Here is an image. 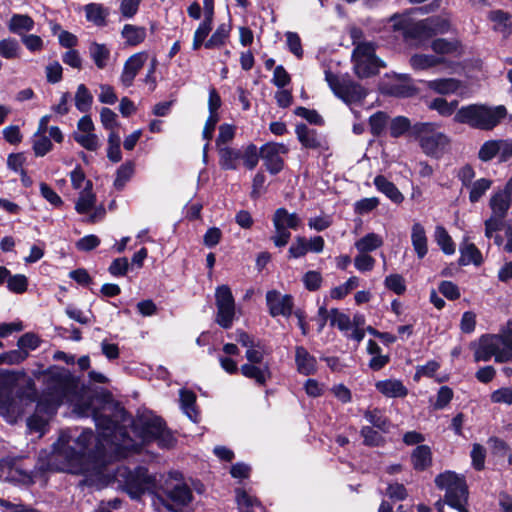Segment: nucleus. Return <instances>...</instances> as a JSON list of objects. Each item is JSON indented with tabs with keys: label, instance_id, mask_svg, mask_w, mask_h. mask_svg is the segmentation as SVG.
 Listing matches in <instances>:
<instances>
[{
	"label": "nucleus",
	"instance_id": "58836bf2",
	"mask_svg": "<svg viewBox=\"0 0 512 512\" xmlns=\"http://www.w3.org/2000/svg\"><path fill=\"white\" fill-rule=\"evenodd\" d=\"M21 55V46L18 41L12 37L0 40V56L4 59H18Z\"/></svg>",
	"mask_w": 512,
	"mask_h": 512
},
{
	"label": "nucleus",
	"instance_id": "052dcab7",
	"mask_svg": "<svg viewBox=\"0 0 512 512\" xmlns=\"http://www.w3.org/2000/svg\"><path fill=\"white\" fill-rule=\"evenodd\" d=\"M387 115L383 112L373 114L369 119L370 129L373 135H380L387 124Z\"/></svg>",
	"mask_w": 512,
	"mask_h": 512
},
{
	"label": "nucleus",
	"instance_id": "680f3d73",
	"mask_svg": "<svg viewBox=\"0 0 512 512\" xmlns=\"http://www.w3.org/2000/svg\"><path fill=\"white\" fill-rule=\"evenodd\" d=\"M385 285L389 290L395 292L398 295L403 294L406 290L404 279L399 274H392L387 276L385 279Z\"/></svg>",
	"mask_w": 512,
	"mask_h": 512
},
{
	"label": "nucleus",
	"instance_id": "13d9d810",
	"mask_svg": "<svg viewBox=\"0 0 512 512\" xmlns=\"http://www.w3.org/2000/svg\"><path fill=\"white\" fill-rule=\"evenodd\" d=\"M260 156V149L254 144H249L241 153L244 165L250 170L257 166Z\"/></svg>",
	"mask_w": 512,
	"mask_h": 512
},
{
	"label": "nucleus",
	"instance_id": "774afa93",
	"mask_svg": "<svg viewBox=\"0 0 512 512\" xmlns=\"http://www.w3.org/2000/svg\"><path fill=\"white\" fill-rule=\"evenodd\" d=\"M379 205V199L376 197L363 198L354 204V210L357 214H366L374 210Z\"/></svg>",
	"mask_w": 512,
	"mask_h": 512
},
{
	"label": "nucleus",
	"instance_id": "2f4dec72",
	"mask_svg": "<svg viewBox=\"0 0 512 512\" xmlns=\"http://www.w3.org/2000/svg\"><path fill=\"white\" fill-rule=\"evenodd\" d=\"M374 185L376 188L382 192L386 197H388L394 203H401L404 200L403 194L399 191V189L389 180H387L384 176L378 175L374 178Z\"/></svg>",
	"mask_w": 512,
	"mask_h": 512
},
{
	"label": "nucleus",
	"instance_id": "09e8293b",
	"mask_svg": "<svg viewBox=\"0 0 512 512\" xmlns=\"http://www.w3.org/2000/svg\"><path fill=\"white\" fill-rule=\"evenodd\" d=\"M134 173V163L133 162H125L122 164L116 173V178L114 180V186L117 190H122L125 184L131 179Z\"/></svg>",
	"mask_w": 512,
	"mask_h": 512
},
{
	"label": "nucleus",
	"instance_id": "e2e57ef3",
	"mask_svg": "<svg viewBox=\"0 0 512 512\" xmlns=\"http://www.w3.org/2000/svg\"><path fill=\"white\" fill-rule=\"evenodd\" d=\"M486 458V449L475 443L471 450L472 465L476 470H482L484 468Z\"/></svg>",
	"mask_w": 512,
	"mask_h": 512
},
{
	"label": "nucleus",
	"instance_id": "6e6552de",
	"mask_svg": "<svg viewBox=\"0 0 512 512\" xmlns=\"http://www.w3.org/2000/svg\"><path fill=\"white\" fill-rule=\"evenodd\" d=\"M472 346L476 362H487L492 357L498 363L512 359V334L510 333L483 335Z\"/></svg>",
	"mask_w": 512,
	"mask_h": 512
},
{
	"label": "nucleus",
	"instance_id": "c03bdc74",
	"mask_svg": "<svg viewBox=\"0 0 512 512\" xmlns=\"http://www.w3.org/2000/svg\"><path fill=\"white\" fill-rule=\"evenodd\" d=\"M422 27H428L432 35L443 34L448 32L450 28L449 20L442 16H433L424 19Z\"/></svg>",
	"mask_w": 512,
	"mask_h": 512
},
{
	"label": "nucleus",
	"instance_id": "ddd939ff",
	"mask_svg": "<svg viewBox=\"0 0 512 512\" xmlns=\"http://www.w3.org/2000/svg\"><path fill=\"white\" fill-rule=\"evenodd\" d=\"M272 222L275 229L272 241L275 246L284 247L291 238L288 229L296 230L301 223V219L296 213H289L285 208H279L275 211Z\"/></svg>",
	"mask_w": 512,
	"mask_h": 512
},
{
	"label": "nucleus",
	"instance_id": "8fccbe9b",
	"mask_svg": "<svg viewBox=\"0 0 512 512\" xmlns=\"http://www.w3.org/2000/svg\"><path fill=\"white\" fill-rule=\"evenodd\" d=\"M497 155H499V139L485 141L478 151V158L483 162H488Z\"/></svg>",
	"mask_w": 512,
	"mask_h": 512
},
{
	"label": "nucleus",
	"instance_id": "20e7f679",
	"mask_svg": "<svg viewBox=\"0 0 512 512\" xmlns=\"http://www.w3.org/2000/svg\"><path fill=\"white\" fill-rule=\"evenodd\" d=\"M93 440L94 436L90 429L83 430L77 437L71 430L64 431L54 444V451L59 457L67 460L68 471L75 474L86 473L84 460Z\"/></svg>",
	"mask_w": 512,
	"mask_h": 512
},
{
	"label": "nucleus",
	"instance_id": "2eb2a0df",
	"mask_svg": "<svg viewBox=\"0 0 512 512\" xmlns=\"http://www.w3.org/2000/svg\"><path fill=\"white\" fill-rule=\"evenodd\" d=\"M75 210L79 214H88L87 222L95 223L105 215L103 206H96V195L92 192V183L86 182L85 188L80 192L75 203Z\"/></svg>",
	"mask_w": 512,
	"mask_h": 512
},
{
	"label": "nucleus",
	"instance_id": "5701e85b",
	"mask_svg": "<svg viewBox=\"0 0 512 512\" xmlns=\"http://www.w3.org/2000/svg\"><path fill=\"white\" fill-rule=\"evenodd\" d=\"M240 372L246 378L254 380L258 385H265L271 378L270 367L264 364H243Z\"/></svg>",
	"mask_w": 512,
	"mask_h": 512
},
{
	"label": "nucleus",
	"instance_id": "a211bd4d",
	"mask_svg": "<svg viewBox=\"0 0 512 512\" xmlns=\"http://www.w3.org/2000/svg\"><path fill=\"white\" fill-rule=\"evenodd\" d=\"M148 60L147 52H138L131 55L124 63L119 81L125 88L133 85L134 79Z\"/></svg>",
	"mask_w": 512,
	"mask_h": 512
},
{
	"label": "nucleus",
	"instance_id": "c756f323",
	"mask_svg": "<svg viewBox=\"0 0 512 512\" xmlns=\"http://www.w3.org/2000/svg\"><path fill=\"white\" fill-rule=\"evenodd\" d=\"M219 165L224 170H236L238 161L241 158V151L230 146L217 149Z\"/></svg>",
	"mask_w": 512,
	"mask_h": 512
},
{
	"label": "nucleus",
	"instance_id": "473e14b6",
	"mask_svg": "<svg viewBox=\"0 0 512 512\" xmlns=\"http://www.w3.org/2000/svg\"><path fill=\"white\" fill-rule=\"evenodd\" d=\"M460 254L459 264L462 266L469 265L470 263L478 266L483 261L480 250L473 243L467 241L461 244Z\"/></svg>",
	"mask_w": 512,
	"mask_h": 512
},
{
	"label": "nucleus",
	"instance_id": "864d4df0",
	"mask_svg": "<svg viewBox=\"0 0 512 512\" xmlns=\"http://www.w3.org/2000/svg\"><path fill=\"white\" fill-rule=\"evenodd\" d=\"M41 344L40 337L32 332H27L23 334L17 341V346L20 350L28 353L30 351L36 350Z\"/></svg>",
	"mask_w": 512,
	"mask_h": 512
},
{
	"label": "nucleus",
	"instance_id": "7c9ffc66",
	"mask_svg": "<svg viewBox=\"0 0 512 512\" xmlns=\"http://www.w3.org/2000/svg\"><path fill=\"white\" fill-rule=\"evenodd\" d=\"M411 462L413 468L418 471H423L432 464L431 449L427 445H418L411 454Z\"/></svg>",
	"mask_w": 512,
	"mask_h": 512
},
{
	"label": "nucleus",
	"instance_id": "c9c22d12",
	"mask_svg": "<svg viewBox=\"0 0 512 512\" xmlns=\"http://www.w3.org/2000/svg\"><path fill=\"white\" fill-rule=\"evenodd\" d=\"M444 63V58L426 54H415L410 58V65L415 70H426Z\"/></svg>",
	"mask_w": 512,
	"mask_h": 512
},
{
	"label": "nucleus",
	"instance_id": "603ef678",
	"mask_svg": "<svg viewBox=\"0 0 512 512\" xmlns=\"http://www.w3.org/2000/svg\"><path fill=\"white\" fill-rule=\"evenodd\" d=\"M410 128L412 129L411 123L409 119L404 116L393 118L389 125L390 135L394 138L401 137L408 132Z\"/></svg>",
	"mask_w": 512,
	"mask_h": 512
},
{
	"label": "nucleus",
	"instance_id": "4be33fe9",
	"mask_svg": "<svg viewBox=\"0 0 512 512\" xmlns=\"http://www.w3.org/2000/svg\"><path fill=\"white\" fill-rule=\"evenodd\" d=\"M488 19L492 23L493 31L501 34L504 39H507L512 33L511 16L502 10H493L489 12Z\"/></svg>",
	"mask_w": 512,
	"mask_h": 512
},
{
	"label": "nucleus",
	"instance_id": "e433bc0d",
	"mask_svg": "<svg viewBox=\"0 0 512 512\" xmlns=\"http://www.w3.org/2000/svg\"><path fill=\"white\" fill-rule=\"evenodd\" d=\"M383 245V239L376 233H368L355 242V248L361 253L372 252Z\"/></svg>",
	"mask_w": 512,
	"mask_h": 512
},
{
	"label": "nucleus",
	"instance_id": "412c9836",
	"mask_svg": "<svg viewBox=\"0 0 512 512\" xmlns=\"http://www.w3.org/2000/svg\"><path fill=\"white\" fill-rule=\"evenodd\" d=\"M424 19L407 25L405 20L400 19L395 22L394 26L398 29H404V36L406 39L417 40L419 43L431 38L433 35L428 27H422Z\"/></svg>",
	"mask_w": 512,
	"mask_h": 512
},
{
	"label": "nucleus",
	"instance_id": "a878e982",
	"mask_svg": "<svg viewBox=\"0 0 512 512\" xmlns=\"http://www.w3.org/2000/svg\"><path fill=\"white\" fill-rule=\"evenodd\" d=\"M411 243L419 259L428 253V239L423 225L416 222L411 228Z\"/></svg>",
	"mask_w": 512,
	"mask_h": 512
},
{
	"label": "nucleus",
	"instance_id": "49530a36",
	"mask_svg": "<svg viewBox=\"0 0 512 512\" xmlns=\"http://www.w3.org/2000/svg\"><path fill=\"white\" fill-rule=\"evenodd\" d=\"M73 137L74 140L86 150L96 151L100 147V140L94 131L88 133H74Z\"/></svg>",
	"mask_w": 512,
	"mask_h": 512
},
{
	"label": "nucleus",
	"instance_id": "6e6d98bb",
	"mask_svg": "<svg viewBox=\"0 0 512 512\" xmlns=\"http://www.w3.org/2000/svg\"><path fill=\"white\" fill-rule=\"evenodd\" d=\"M28 358V353L14 349L0 354V365H18Z\"/></svg>",
	"mask_w": 512,
	"mask_h": 512
},
{
	"label": "nucleus",
	"instance_id": "4468645a",
	"mask_svg": "<svg viewBox=\"0 0 512 512\" xmlns=\"http://www.w3.org/2000/svg\"><path fill=\"white\" fill-rule=\"evenodd\" d=\"M215 300L217 307L216 322L222 328L228 329L232 326L235 316V301L229 286L221 285L217 287Z\"/></svg>",
	"mask_w": 512,
	"mask_h": 512
},
{
	"label": "nucleus",
	"instance_id": "0eeeda50",
	"mask_svg": "<svg viewBox=\"0 0 512 512\" xmlns=\"http://www.w3.org/2000/svg\"><path fill=\"white\" fill-rule=\"evenodd\" d=\"M411 134L422 152L430 158L441 159L450 150V137L440 131L435 123H416L412 126Z\"/></svg>",
	"mask_w": 512,
	"mask_h": 512
},
{
	"label": "nucleus",
	"instance_id": "f3484780",
	"mask_svg": "<svg viewBox=\"0 0 512 512\" xmlns=\"http://www.w3.org/2000/svg\"><path fill=\"white\" fill-rule=\"evenodd\" d=\"M297 139L306 149L316 151L319 154L329 149L327 139L316 130L307 127L304 124L297 125L295 129Z\"/></svg>",
	"mask_w": 512,
	"mask_h": 512
},
{
	"label": "nucleus",
	"instance_id": "338daca9",
	"mask_svg": "<svg viewBox=\"0 0 512 512\" xmlns=\"http://www.w3.org/2000/svg\"><path fill=\"white\" fill-rule=\"evenodd\" d=\"M308 252L307 240L304 237H296L290 246L288 253L291 258H300Z\"/></svg>",
	"mask_w": 512,
	"mask_h": 512
},
{
	"label": "nucleus",
	"instance_id": "aec40b11",
	"mask_svg": "<svg viewBox=\"0 0 512 512\" xmlns=\"http://www.w3.org/2000/svg\"><path fill=\"white\" fill-rule=\"evenodd\" d=\"M512 203V177L508 180L504 189L495 192L489 201L493 215L506 217Z\"/></svg>",
	"mask_w": 512,
	"mask_h": 512
},
{
	"label": "nucleus",
	"instance_id": "f03ea898",
	"mask_svg": "<svg viewBox=\"0 0 512 512\" xmlns=\"http://www.w3.org/2000/svg\"><path fill=\"white\" fill-rule=\"evenodd\" d=\"M101 400L95 396L80 399L74 405V412L80 417H93L98 430L95 456L108 454L111 457H126L129 452L137 451L140 443L132 439L126 428L118 426L109 417L98 411Z\"/></svg>",
	"mask_w": 512,
	"mask_h": 512
},
{
	"label": "nucleus",
	"instance_id": "c85d7f7f",
	"mask_svg": "<svg viewBox=\"0 0 512 512\" xmlns=\"http://www.w3.org/2000/svg\"><path fill=\"white\" fill-rule=\"evenodd\" d=\"M427 87L438 94L446 95L457 93L462 88V83L454 78H443L429 81Z\"/></svg>",
	"mask_w": 512,
	"mask_h": 512
},
{
	"label": "nucleus",
	"instance_id": "f8f14e48",
	"mask_svg": "<svg viewBox=\"0 0 512 512\" xmlns=\"http://www.w3.org/2000/svg\"><path fill=\"white\" fill-rule=\"evenodd\" d=\"M325 80L334 94L347 104L360 102L366 96V91L361 85L339 77L329 70L325 71Z\"/></svg>",
	"mask_w": 512,
	"mask_h": 512
},
{
	"label": "nucleus",
	"instance_id": "423d86ee",
	"mask_svg": "<svg viewBox=\"0 0 512 512\" xmlns=\"http://www.w3.org/2000/svg\"><path fill=\"white\" fill-rule=\"evenodd\" d=\"M435 484L439 489L445 490V500H439L435 503L438 512H443L445 504L459 512H469L466 507L468 488L463 476L452 471H445L435 478Z\"/></svg>",
	"mask_w": 512,
	"mask_h": 512
},
{
	"label": "nucleus",
	"instance_id": "9d476101",
	"mask_svg": "<svg viewBox=\"0 0 512 512\" xmlns=\"http://www.w3.org/2000/svg\"><path fill=\"white\" fill-rule=\"evenodd\" d=\"M374 43H361L354 47L352 64L354 73L359 78H368L377 74L385 64L375 54Z\"/></svg>",
	"mask_w": 512,
	"mask_h": 512
},
{
	"label": "nucleus",
	"instance_id": "dca6fc26",
	"mask_svg": "<svg viewBox=\"0 0 512 512\" xmlns=\"http://www.w3.org/2000/svg\"><path fill=\"white\" fill-rule=\"evenodd\" d=\"M287 153L288 147L282 143H266L260 148V155L271 174H277L283 169L284 161L281 155Z\"/></svg>",
	"mask_w": 512,
	"mask_h": 512
},
{
	"label": "nucleus",
	"instance_id": "9b49d317",
	"mask_svg": "<svg viewBox=\"0 0 512 512\" xmlns=\"http://www.w3.org/2000/svg\"><path fill=\"white\" fill-rule=\"evenodd\" d=\"M136 430L143 443L157 442L162 448H170L174 445L175 439L171 432L166 429L159 417H150L142 420L136 425Z\"/></svg>",
	"mask_w": 512,
	"mask_h": 512
},
{
	"label": "nucleus",
	"instance_id": "0e129e2a",
	"mask_svg": "<svg viewBox=\"0 0 512 512\" xmlns=\"http://www.w3.org/2000/svg\"><path fill=\"white\" fill-rule=\"evenodd\" d=\"M355 268L360 272L371 271L375 265V259L367 253H361L354 258Z\"/></svg>",
	"mask_w": 512,
	"mask_h": 512
},
{
	"label": "nucleus",
	"instance_id": "7ed1b4c3",
	"mask_svg": "<svg viewBox=\"0 0 512 512\" xmlns=\"http://www.w3.org/2000/svg\"><path fill=\"white\" fill-rule=\"evenodd\" d=\"M45 388L37 400L35 412L27 419L30 432L42 436L49 420L64 401H72L77 384L73 376L64 369L49 370L42 374Z\"/></svg>",
	"mask_w": 512,
	"mask_h": 512
},
{
	"label": "nucleus",
	"instance_id": "4d7b16f0",
	"mask_svg": "<svg viewBox=\"0 0 512 512\" xmlns=\"http://www.w3.org/2000/svg\"><path fill=\"white\" fill-rule=\"evenodd\" d=\"M7 288L12 293L22 294L27 291L28 279L23 274H10L7 281Z\"/></svg>",
	"mask_w": 512,
	"mask_h": 512
},
{
	"label": "nucleus",
	"instance_id": "a19ab883",
	"mask_svg": "<svg viewBox=\"0 0 512 512\" xmlns=\"http://www.w3.org/2000/svg\"><path fill=\"white\" fill-rule=\"evenodd\" d=\"M93 103V96L84 84L77 87L75 93V106L80 112H88Z\"/></svg>",
	"mask_w": 512,
	"mask_h": 512
},
{
	"label": "nucleus",
	"instance_id": "69168bd1",
	"mask_svg": "<svg viewBox=\"0 0 512 512\" xmlns=\"http://www.w3.org/2000/svg\"><path fill=\"white\" fill-rule=\"evenodd\" d=\"M491 401L498 404L512 405V387H502L492 392Z\"/></svg>",
	"mask_w": 512,
	"mask_h": 512
},
{
	"label": "nucleus",
	"instance_id": "bf43d9fd",
	"mask_svg": "<svg viewBox=\"0 0 512 512\" xmlns=\"http://www.w3.org/2000/svg\"><path fill=\"white\" fill-rule=\"evenodd\" d=\"M235 136V127L230 124H222L219 127V134L216 139V148L227 147Z\"/></svg>",
	"mask_w": 512,
	"mask_h": 512
},
{
	"label": "nucleus",
	"instance_id": "cd10ccee",
	"mask_svg": "<svg viewBox=\"0 0 512 512\" xmlns=\"http://www.w3.org/2000/svg\"><path fill=\"white\" fill-rule=\"evenodd\" d=\"M86 20L102 27L107 24L109 9L100 3H89L84 6Z\"/></svg>",
	"mask_w": 512,
	"mask_h": 512
},
{
	"label": "nucleus",
	"instance_id": "a18cd8bd",
	"mask_svg": "<svg viewBox=\"0 0 512 512\" xmlns=\"http://www.w3.org/2000/svg\"><path fill=\"white\" fill-rule=\"evenodd\" d=\"M458 106V101L448 102L444 98H435L429 102L428 107L432 110L437 111L441 116H451Z\"/></svg>",
	"mask_w": 512,
	"mask_h": 512
},
{
	"label": "nucleus",
	"instance_id": "5fc2aeb1",
	"mask_svg": "<svg viewBox=\"0 0 512 512\" xmlns=\"http://www.w3.org/2000/svg\"><path fill=\"white\" fill-rule=\"evenodd\" d=\"M330 325L336 326L342 332H347L351 328V320L348 315L333 308L330 310Z\"/></svg>",
	"mask_w": 512,
	"mask_h": 512
},
{
	"label": "nucleus",
	"instance_id": "f704fd0d",
	"mask_svg": "<svg viewBox=\"0 0 512 512\" xmlns=\"http://www.w3.org/2000/svg\"><path fill=\"white\" fill-rule=\"evenodd\" d=\"M121 35L127 45L137 46L145 40L146 29L141 26L125 24L122 28Z\"/></svg>",
	"mask_w": 512,
	"mask_h": 512
},
{
	"label": "nucleus",
	"instance_id": "de8ad7c7",
	"mask_svg": "<svg viewBox=\"0 0 512 512\" xmlns=\"http://www.w3.org/2000/svg\"><path fill=\"white\" fill-rule=\"evenodd\" d=\"M432 50L439 55L458 53L460 44L458 41H448L446 39H436L431 44Z\"/></svg>",
	"mask_w": 512,
	"mask_h": 512
},
{
	"label": "nucleus",
	"instance_id": "37998d69",
	"mask_svg": "<svg viewBox=\"0 0 512 512\" xmlns=\"http://www.w3.org/2000/svg\"><path fill=\"white\" fill-rule=\"evenodd\" d=\"M230 26L227 24H220L212 36L205 42L207 49H214L223 46L229 37Z\"/></svg>",
	"mask_w": 512,
	"mask_h": 512
},
{
	"label": "nucleus",
	"instance_id": "6ab92c4d",
	"mask_svg": "<svg viewBox=\"0 0 512 512\" xmlns=\"http://www.w3.org/2000/svg\"><path fill=\"white\" fill-rule=\"evenodd\" d=\"M266 303L271 316L279 315L290 316L293 308V301L290 295H281L276 290L268 291L266 294Z\"/></svg>",
	"mask_w": 512,
	"mask_h": 512
},
{
	"label": "nucleus",
	"instance_id": "b1692460",
	"mask_svg": "<svg viewBox=\"0 0 512 512\" xmlns=\"http://www.w3.org/2000/svg\"><path fill=\"white\" fill-rule=\"evenodd\" d=\"M295 362L297 371L303 375L315 373L317 367L316 358L311 355L303 346H297L295 349Z\"/></svg>",
	"mask_w": 512,
	"mask_h": 512
},
{
	"label": "nucleus",
	"instance_id": "ea45409f",
	"mask_svg": "<svg viewBox=\"0 0 512 512\" xmlns=\"http://www.w3.org/2000/svg\"><path fill=\"white\" fill-rule=\"evenodd\" d=\"M434 238L437 244L440 246L441 250L445 254L452 255L455 253V244L450 235L448 234L447 230L443 226H436Z\"/></svg>",
	"mask_w": 512,
	"mask_h": 512
},
{
	"label": "nucleus",
	"instance_id": "1a4fd4ad",
	"mask_svg": "<svg viewBox=\"0 0 512 512\" xmlns=\"http://www.w3.org/2000/svg\"><path fill=\"white\" fill-rule=\"evenodd\" d=\"M37 400V391L32 379L26 387L16 392L14 396L0 392V415L8 423H16Z\"/></svg>",
	"mask_w": 512,
	"mask_h": 512
},
{
	"label": "nucleus",
	"instance_id": "39448f33",
	"mask_svg": "<svg viewBox=\"0 0 512 512\" xmlns=\"http://www.w3.org/2000/svg\"><path fill=\"white\" fill-rule=\"evenodd\" d=\"M503 105L491 107L484 104H470L457 110L454 121L472 128L490 131L506 116Z\"/></svg>",
	"mask_w": 512,
	"mask_h": 512
},
{
	"label": "nucleus",
	"instance_id": "f257e3e1",
	"mask_svg": "<svg viewBox=\"0 0 512 512\" xmlns=\"http://www.w3.org/2000/svg\"><path fill=\"white\" fill-rule=\"evenodd\" d=\"M114 478L132 498H139L145 492L156 494L169 511L178 512L193 499L191 489L177 471L162 475L150 473L145 467L130 470L120 466Z\"/></svg>",
	"mask_w": 512,
	"mask_h": 512
},
{
	"label": "nucleus",
	"instance_id": "79ce46f5",
	"mask_svg": "<svg viewBox=\"0 0 512 512\" xmlns=\"http://www.w3.org/2000/svg\"><path fill=\"white\" fill-rule=\"evenodd\" d=\"M492 181L487 178H480L472 182L467 188L469 189V200L471 203L478 202L481 197L490 189Z\"/></svg>",
	"mask_w": 512,
	"mask_h": 512
},
{
	"label": "nucleus",
	"instance_id": "393cba45",
	"mask_svg": "<svg viewBox=\"0 0 512 512\" xmlns=\"http://www.w3.org/2000/svg\"><path fill=\"white\" fill-rule=\"evenodd\" d=\"M376 389L388 398H402L408 393L402 381L397 379H386L376 382Z\"/></svg>",
	"mask_w": 512,
	"mask_h": 512
},
{
	"label": "nucleus",
	"instance_id": "bb28decb",
	"mask_svg": "<svg viewBox=\"0 0 512 512\" xmlns=\"http://www.w3.org/2000/svg\"><path fill=\"white\" fill-rule=\"evenodd\" d=\"M34 26V20L27 14H13L7 23L9 31L20 38L33 30Z\"/></svg>",
	"mask_w": 512,
	"mask_h": 512
},
{
	"label": "nucleus",
	"instance_id": "3c124183",
	"mask_svg": "<svg viewBox=\"0 0 512 512\" xmlns=\"http://www.w3.org/2000/svg\"><path fill=\"white\" fill-rule=\"evenodd\" d=\"M52 149L50 138L44 133H35L33 136V150L36 156L42 157Z\"/></svg>",
	"mask_w": 512,
	"mask_h": 512
},
{
	"label": "nucleus",
	"instance_id": "4c0bfd02",
	"mask_svg": "<svg viewBox=\"0 0 512 512\" xmlns=\"http://www.w3.org/2000/svg\"><path fill=\"white\" fill-rule=\"evenodd\" d=\"M196 395L189 390H180V404L183 412L191 419L196 422L198 413L195 408Z\"/></svg>",
	"mask_w": 512,
	"mask_h": 512
},
{
	"label": "nucleus",
	"instance_id": "72a5a7b5",
	"mask_svg": "<svg viewBox=\"0 0 512 512\" xmlns=\"http://www.w3.org/2000/svg\"><path fill=\"white\" fill-rule=\"evenodd\" d=\"M89 55L98 69H104L110 60L111 51L105 44L92 42L89 46Z\"/></svg>",
	"mask_w": 512,
	"mask_h": 512
}]
</instances>
